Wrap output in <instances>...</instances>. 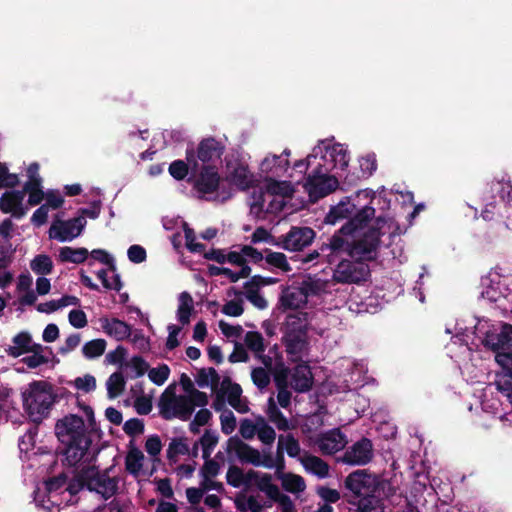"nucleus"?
<instances>
[{"label":"nucleus","mask_w":512,"mask_h":512,"mask_svg":"<svg viewBox=\"0 0 512 512\" xmlns=\"http://www.w3.org/2000/svg\"><path fill=\"white\" fill-rule=\"evenodd\" d=\"M56 435L64 445L65 459L71 466L88 463L94 458L83 418H60L55 426Z\"/></svg>","instance_id":"1"},{"label":"nucleus","mask_w":512,"mask_h":512,"mask_svg":"<svg viewBox=\"0 0 512 512\" xmlns=\"http://www.w3.org/2000/svg\"><path fill=\"white\" fill-rule=\"evenodd\" d=\"M375 216V209L372 206L365 205L347 221L339 230H337L329 239L328 243H323L320 252L327 254L328 262L334 261L333 256L346 254L349 256L351 240L354 234L365 227L367 223Z\"/></svg>","instance_id":"2"},{"label":"nucleus","mask_w":512,"mask_h":512,"mask_svg":"<svg viewBox=\"0 0 512 512\" xmlns=\"http://www.w3.org/2000/svg\"><path fill=\"white\" fill-rule=\"evenodd\" d=\"M84 488L107 500L115 495L118 483L116 478L108 476L107 473L99 472L94 465H88L77 471L74 480L66 490L70 495H74Z\"/></svg>","instance_id":"3"},{"label":"nucleus","mask_w":512,"mask_h":512,"mask_svg":"<svg viewBox=\"0 0 512 512\" xmlns=\"http://www.w3.org/2000/svg\"><path fill=\"white\" fill-rule=\"evenodd\" d=\"M56 397L52 385L46 381H32L29 388L22 393L23 406L28 416L49 414Z\"/></svg>","instance_id":"4"},{"label":"nucleus","mask_w":512,"mask_h":512,"mask_svg":"<svg viewBox=\"0 0 512 512\" xmlns=\"http://www.w3.org/2000/svg\"><path fill=\"white\" fill-rule=\"evenodd\" d=\"M380 227L372 226L368 228L360 237L351 240L349 257L353 260L373 261L377 258L378 249L381 243Z\"/></svg>","instance_id":"5"},{"label":"nucleus","mask_w":512,"mask_h":512,"mask_svg":"<svg viewBox=\"0 0 512 512\" xmlns=\"http://www.w3.org/2000/svg\"><path fill=\"white\" fill-rule=\"evenodd\" d=\"M370 277L369 265L360 260H341L333 271L332 280L340 284H360Z\"/></svg>","instance_id":"6"},{"label":"nucleus","mask_w":512,"mask_h":512,"mask_svg":"<svg viewBox=\"0 0 512 512\" xmlns=\"http://www.w3.org/2000/svg\"><path fill=\"white\" fill-rule=\"evenodd\" d=\"M221 177L215 165H200L197 172L190 175L188 182L200 194V198L218 191Z\"/></svg>","instance_id":"7"},{"label":"nucleus","mask_w":512,"mask_h":512,"mask_svg":"<svg viewBox=\"0 0 512 512\" xmlns=\"http://www.w3.org/2000/svg\"><path fill=\"white\" fill-rule=\"evenodd\" d=\"M344 485L355 498H359L370 493H378L381 481L377 475L363 469L350 473L345 478Z\"/></svg>","instance_id":"8"},{"label":"nucleus","mask_w":512,"mask_h":512,"mask_svg":"<svg viewBox=\"0 0 512 512\" xmlns=\"http://www.w3.org/2000/svg\"><path fill=\"white\" fill-rule=\"evenodd\" d=\"M339 185L338 179L321 172V165L309 174L304 184L305 190L313 201H317L334 192Z\"/></svg>","instance_id":"9"},{"label":"nucleus","mask_w":512,"mask_h":512,"mask_svg":"<svg viewBox=\"0 0 512 512\" xmlns=\"http://www.w3.org/2000/svg\"><path fill=\"white\" fill-rule=\"evenodd\" d=\"M511 193L512 185L510 181L493 180L484 196L485 208L482 210V217L485 220H492L498 204L496 197L499 198L500 202L509 203L512 200Z\"/></svg>","instance_id":"10"},{"label":"nucleus","mask_w":512,"mask_h":512,"mask_svg":"<svg viewBox=\"0 0 512 512\" xmlns=\"http://www.w3.org/2000/svg\"><path fill=\"white\" fill-rule=\"evenodd\" d=\"M160 416H186L191 408L190 400L185 395H176V385L170 384L159 398Z\"/></svg>","instance_id":"11"},{"label":"nucleus","mask_w":512,"mask_h":512,"mask_svg":"<svg viewBox=\"0 0 512 512\" xmlns=\"http://www.w3.org/2000/svg\"><path fill=\"white\" fill-rule=\"evenodd\" d=\"M315 235L310 227L292 226L285 235L277 239L275 245L288 251H301L313 242Z\"/></svg>","instance_id":"12"},{"label":"nucleus","mask_w":512,"mask_h":512,"mask_svg":"<svg viewBox=\"0 0 512 512\" xmlns=\"http://www.w3.org/2000/svg\"><path fill=\"white\" fill-rule=\"evenodd\" d=\"M87 224L83 216H77L69 220L56 219L50 229L49 237L60 242H67L80 236Z\"/></svg>","instance_id":"13"},{"label":"nucleus","mask_w":512,"mask_h":512,"mask_svg":"<svg viewBox=\"0 0 512 512\" xmlns=\"http://www.w3.org/2000/svg\"><path fill=\"white\" fill-rule=\"evenodd\" d=\"M227 180L240 191H246L256 186L253 173L246 163L239 159L226 161Z\"/></svg>","instance_id":"14"},{"label":"nucleus","mask_w":512,"mask_h":512,"mask_svg":"<svg viewBox=\"0 0 512 512\" xmlns=\"http://www.w3.org/2000/svg\"><path fill=\"white\" fill-rule=\"evenodd\" d=\"M372 458L373 445L369 439L362 438L344 452L339 458V462L353 466H362L369 463Z\"/></svg>","instance_id":"15"},{"label":"nucleus","mask_w":512,"mask_h":512,"mask_svg":"<svg viewBox=\"0 0 512 512\" xmlns=\"http://www.w3.org/2000/svg\"><path fill=\"white\" fill-rule=\"evenodd\" d=\"M249 486H255L263 492L271 504L277 503L286 494L282 493L280 488L273 483L272 475L255 470L248 471Z\"/></svg>","instance_id":"16"},{"label":"nucleus","mask_w":512,"mask_h":512,"mask_svg":"<svg viewBox=\"0 0 512 512\" xmlns=\"http://www.w3.org/2000/svg\"><path fill=\"white\" fill-rule=\"evenodd\" d=\"M225 151V146L213 137L202 139L195 151L197 161L202 165H212L211 163L221 159Z\"/></svg>","instance_id":"17"},{"label":"nucleus","mask_w":512,"mask_h":512,"mask_svg":"<svg viewBox=\"0 0 512 512\" xmlns=\"http://www.w3.org/2000/svg\"><path fill=\"white\" fill-rule=\"evenodd\" d=\"M23 199L24 191H6L0 197V210L5 214L11 213L16 219H21L26 214Z\"/></svg>","instance_id":"18"},{"label":"nucleus","mask_w":512,"mask_h":512,"mask_svg":"<svg viewBox=\"0 0 512 512\" xmlns=\"http://www.w3.org/2000/svg\"><path fill=\"white\" fill-rule=\"evenodd\" d=\"M198 170V161L195 156L194 148L186 149V161L184 160H175L173 161L168 168L170 175L180 181L184 180L189 172L190 175L197 172Z\"/></svg>","instance_id":"19"},{"label":"nucleus","mask_w":512,"mask_h":512,"mask_svg":"<svg viewBox=\"0 0 512 512\" xmlns=\"http://www.w3.org/2000/svg\"><path fill=\"white\" fill-rule=\"evenodd\" d=\"M283 342L286 347V352L293 356V360L296 361L300 359L302 353L308 347L305 329L299 328L298 330L293 329L288 331L283 337Z\"/></svg>","instance_id":"20"},{"label":"nucleus","mask_w":512,"mask_h":512,"mask_svg":"<svg viewBox=\"0 0 512 512\" xmlns=\"http://www.w3.org/2000/svg\"><path fill=\"white\" fill-rule=\"evenodd\" d=\"M316 444L324 454H333L345 447L347 440L339 429H332L321 434L316 439Z\"/></svg>","instance_id":"21"},{"label":"nucleus","mask_w":512,"mask_h":512,"mask_svg":"<svg viewBox=\"0 0 512 512\" xmlns=\"http://www.w3.org/2000/svg\"><path fill=\"white\" fill-rule=\"evenodd\" d=\"M221 386L225 388V397L227 403L234 408L238 413L244 414L249 410L246 400L242 399V388L238 383L232 382L229 377H225Z\"/></svg>","instance_id":"22"},{"label":"nucleus","mask_w":512,"mask_h":512,"mask_svg":"<svg viewBox=\"0 0 512 512\" xmlns=\"http://www.w3.org/2000/svg\"><path fill=\"white\" fill-rule=\"evenodd\" d=\"M99 322L104 333L117 341L125 340L131 335V325L118 318L101 317Z\"/></svg>","instance_id":"23"},{"label":"nucleus","mask_w":512,"mask_h":512,"mask_svg":"<svg viewBox=\"0 0 512 512\" xmlns=\"http://www.w3.org/2000/svg\"><path fill=\"white\" fill-rule=\"evenodd\" d=\"M485 346L494 352L512 350V325L504 324L499 333L487 334Z\"/></svg>","instance_id":"24"},{"label":"nucleus","mask_w":512,"mask_h":512,"mask_svg":"<svg viewBox=\"0 0 512 512\" xmlns=\"http://www.w3.org/2000/svg\"><path fill=\"white\" fill-rule=\"evenodd\" d=\"M359 210L360 209H357L356 205L352 203L349 198H346L330 208L324 222L334 225L343 219H348L349 221Z\"/></svg>","instance_id":"25"},{"label":"nucleus","mask_w":512,"mask_h":512,"mask_svg":"<svg viewBox=\"0 0 512 512\" xmlns=\"http://www.w3.org/2000/svg\"><path fill=\"white\" fill-rule=\"evenodd\" d=\"M313 384V375L309 365L306 363L298 364L291 373V387L297 392H307Z\"/></svg>","instance_id":"26"},{"label":"nucleus","mask_w":512,"mask_h":512,"mask_svg":"<svg viewBox=\"0 0 512 512\" xmlns=\"http://www.w3.org/2000/svg\"><path fill=\"white\" fill-rule=\"evenodd\" d=\"M299 460L308 473L318 478H326L329 476V465L321 458L305 454L301 456Z\"/></svg>","instance_id":"27"},{"label":"nucleus","mask_w":512,"mask_h":512,"mask_svg":"<svg viewBox=\"0 0 512 512\" xmlns=\"http://www.w3.org/2000/svg\"><path fill=\"white\" fill-rule=\"evenodd\" d=\"M219 470L220 466L215 460L209 459L205 461L200 471L202 477L201 486L204 489L219 490L222 488L221 483L213 480V478L218 475Z\"/></svg>","instance_id":"28"},{"label":"nucleus","mask_w":512,"mask_h":512,"mask_svg":"<svg viewBox=\"0 0 512 512\" xmlns=\"http://www.w3.org/2000/svg\"><path fill=\"white\" fill-rule=\"evenodd\" d=\"M284 490L292 494L302 493L306 489V483L303 477L293 473L282 472L280 469L276 472Z\"/></svg>","instance_id":"29"},{"label":"nucleus","mask_w":512,"mask_h":512,"mask_svg":"<svg viewBox=\"0 0 512 512\" xmlns=\"http://www.w3.org/2000/svg\"><path fill=\"white\" fill-rule=\"evenodd\" d=\"M144 463L143 452L131 442L125 458L126 470L134 476H139L143 471Z\"/></svg>","instance_id":"30"},{"label":"nucleus","mask_w":512,"mask_h":512,"mask_svg":"<svg viewBox=\"0 0 512 512\" xmlns=\"http://www.w3.org/2000/svg\"><path fill=\"white\" fill-rule=\"evenodd\" d=\"M236 507L241 512H262L264 508L271 507L268 501H262L259 496H241L235 500Z\"/></svg>","instance_id":"31"},{"label":"nucleus","mask_w":512,"mask_h":512,"mask_svg":"<svg viewBox=\"0 0 512 512\" xmlns=\"http://www.w3.org/2000/svg\"><path fill=\"white\" fill-rule=\"evenodd\" d=\"M279 303L284 310H295L304 306L307 300L300 289L295 291L285 289L279 298Z\"/></svg>","instance_id":"32"},{"label":"nucleus","mask_w":512,"mask_h":512,"mask_svg":"<svg viewBox=\"0 0 512 512\" xmlns=\"http://www.w3.org/2000/svg\"><path fill=\"white\" fill-rule=\"evenodd\" d=\"M89 252L84 247L73 248L69 246L61 247L59 250V261L63 263L81 264L87 260Z\"/></svg>","instance_id":"33"},{"label":"nucleus","mask_w":512,"mask_h":512,"mask_svg":"<svg viewBox=\"0 0 512 512\" xmlns=\"http://www.w3.org/2000/svg\"><path fill=\"white\" fill-rule=\"evenodd\" d=\"M179 305L177 309V318L182 325L190 323V317L194 311V302L191 294L187 291L180 293Z\"/></svg>","instance_id":"34"},{"label":"nucleus","mask_w":512,"mask_h":512,"mask_svg":"<svg viewBox=\"0 0 512 512\" xmlns=\"http://www.w3.org/2000/svg\"><path fill=\"white\" fill-rule=\"evenodd\" d=\"M12 342L14 343V346H9L6 349V352L9 356L17 358L27 353L29 344L32 342V337L28 332L23 331L16 334L13 337Z\"/></svg>","instance_id":"35"},{"label":"nucleus","mask_w":512,"mask_h":512,"mask_svg":"<svg viewBox=\"0 0 512 512\" xmlns=\"http://www.w3.org/2000/svg\"><path fill=\"white\" fill-rule=\"evenodd\" d=\"M353 504L357 507V512H384L377 493L361 496Z\"/></svg>","instance_id":"36"},{"label":"nucleus","mask_w":512,"mask_h":512,"mask_svg":"<svg viewBox=\"0 0 512 512\" xmlns=\"http://www.w3.org/2000/svg\"><path fill=\"white\" fill-rule=\"evenodd\" d=\"M242 458L255 466H262L269 469L274 467V460L270 456L262 455L255 449H245Z\"/></svg>","instance_id":"37"},{"label":"nucleus","mask_w":512,"mask_h":512,"mask_svg":"<svg viewBox=\"0 0 512 512\" xmlns=\"http://www.w3.org/2000/svg\"><path fill=\"white\" fill-rule=\"evenodd\" d=\"M263 252L266 254L265 261L269 265L276 267L282 270L283 272H290L292 270L284 253L274 252L268 248H266Z\"/></svg>","instance_id":"38"},{"label":"nucleus","mask_w":512,"mask_h":512,"mask_svg":"<svg viewBox=\"0 0 512 512\" xmlns=\"http://www.w3.org/2000/svg\"><path fill=\"white\" fill-rule=\"evenodd\" d=\"M32 271L38 275H48L53 270V262L46 254H39L30 262Z\"/></svg>","instance_id":"39"},{"label":"nucleus","mask_w":512,"mask_h":512,"mask_svg":"<svg viewBox=\"0 0 512 512\" xmlns=\"http://www.w3.org/2000/svg\"><path fill=\"white\" fill-rule=\"evenodd\" d=\"M105 349L106 341L104 339H94L84 344L82 353L87 359H93L103 355Z\"/></svg>","instance_id":"40"},{"label":"nucleus","mask_w":512,"mask_h":512,"mask_svg":"<svg viewBox=\"0 0 512 512\" xmlns=\"http://www.w3.org/2000/svg\"><path fill=\"white\" fill-rule=\"evenodd\" d=\"M189 453V445L185 439H173L167 449V457L170 461L176 462L178 456Z\"/></svg>","instance_id":"41"},{"label":"nucleus","mask_w":512,"mask_h":512,"mask_svg":"<svg viewBox=\"0 0 512 512\" xmlns=\"http://www.w3.org/2000/svg\"><path fill=\"white\" fill-rule=\"evenodd\" d=\"M125 388V379L120 372L110 375L107 381V392L110 398L119 396Z\"/></svg>","instance_id":"42"},{"label":"nucleus","mask_w":512,"mask_h":512,"mask_svg":"<svg viewBox=\"0 0 512 512\" xmlns=\"http://www.w3.org/2000/svg\"><path fill=\"white\" fill-rule=\"evenodd\" d=\"M330 157L334 162L333 167L344 171L348 167L349 156L341 144H336L330 151Z\"/></svg>","instance_id":"43"},{"label":"nucleus","mask_w":512,"mask_h":512,"mask_svg":"<svg viewBox=\"0 0 512 512\" xmlns=\"http://www.w3.org/2000/svg\"><path fill=\"white\" fill-rule=\"evenodd\" d=\"M226 478L227 482L233 487L238 488L243 485L249 486L248 471L243 472L239 467H230L227 472Z\"/></svg>","instance_id":"44"},{"label":"nucleus","mask_w":512,"mask_h":512,"mask_svg":"<svg viewBox=\"0 0 512 512\" xmlns=\"http://www.w3.org/2000/svg\"><path fill=\"white\" fill-rule=\"evenodd\" d=\"M244 342L247 348L255 353H262L265 351L263 336L257 331L247 332L244 338Z\"/></svg>","instance_id":"45"},{"label":"nucleus","mask_w":512,"mask_h":512,"mask_svg":"<svg viewBox=\"0 0 512 512\" xmlns=\"http://www.w3.org/2000/svg\"><path fill=\"white\" fill-rule=\"evenodd\" d=\"M225 388L224 386H220V388L216 391L215 398L212 402V408L217 413H221V416H234L233 412L229 410L226 406L227 400L225 397Z\"/></svg>","instance_id":"46"},{"label":"nucleus","mask_w":512,"mask_h":512,"mask_svg":"<svg viewBox=\"0 0 512 512\" xmlns=\"http://www.w3.org/2000/svg\"><path fill=\"white\" fill-rule=\"evenodd\" d=\"M362 178H369L377 169V160L374 153H369L359 159Z\"/></svg>","instance_id":"47"},{"label":"nucleus","mask_w":512,"mask_h":512,"mask_svg":"<svg viewBox=\"0 0 512 512\" xmlns=\"http://www.w3.org/2000/svg\"><path fill=\"white\" fill-rule=\"evenodd\" d=\"M278 449L286 451L290 457L299 456L301 450L298 441L291 436H280Z\"/></svg>","instance_id":"48"},{"label":"nucleus","mask_w":512,"mask_h":512,"mask_svg":"<svg viewBox=\"0 0 512 512\" xmlns=\"http://www.w3.org/2000/svg\"><path fill=\"white\" fill-rule=\"evenodd\" d=\"M170 375V368L167 364H160L157 368H151L148 371L149 379L156 385H163Z\"/></svg>","instance_id":"49"},{"label":"nucleus","mask_w":512,"mask_h":512,"mask_svg":"<svg viewBox=\"0 0 512 512\" xmlns=\"http://www.w3.org/2000/svg\"><path fill=\"white\" fill-rule=\"evenodd\" d=\"M190 400L191 408L185 411L186 416H192L195 407H205L208 404V396L205 392L195 390L190 395H185Z\"/></svg>","instance_id":"50"},{"label":"nucleus","mask_w":512,"mask_h":512,"mask_svg":"<svg viewBox=\"0 0 512 512\" xmlns=\"http://www.w3.org/2000/svg\"><path fill=\"white\" fill-rule=\"evenodd\" d=\"M274 382L277 387L288 386L289 369L283 362H277L272 369Z\"/></svg>","instance_id":"51"},{"label":"nucleus","mask_w":512,"mask_h":512,"mask_svg":"<svg viewBox=\"0 0 512 512\" xmlns=\"http://www.w3.org/2000/svg\"><path fill=\"white\" fill-rule=\"evenodd\" d=\"M145 450L152 462L158 461V456L162 450V443L158 436H149L145 442Z\"/></svg>","instance_id":"52"},{"label":"nucleus","mask_w":512,"mask_h":512,"mask_svg":"<svg viewBox=\"0 0 512 512\" xmlns=\"http://www.w3.org/2000/svg\"><path fill=\"white\" fill-rule=\"evenodd\" d=\"M251 378L253 383L259 388L264 389L270 383V375L265 368L257 367L251 372Z\"/></svg>","instance_id":"53"},{"label":"nucleus","mask_w":512,"mask_h":512,"mask_svg":"<svg viewBox=\"0 0 512 512\" xmlns=\"http://www.w3.org/2000/svg\"><path fill=\"white\" fill-rule=\"evenodd\" d=\"M245 289V296L256 308L265 309L268 306L267 300L260 294L256 288L248 287Z\"/></svg>","instance_id":"54"},{"label":"nucleus","mask_w":512,"mask_h":512,"mask_svg":"<svg viewBox=\"0 0 512 512\" xmlns=\"http://www.w3.org/2000/svg\"><path fill=\"white\" fill-rule=\"evenodd\" d=\"M251 242L254 244L260 242H267L275 245L277 240L271 233L263 226H259L255 229V231L251 235Z\"/></svg>","instance_id":"55"},{"label":"nucleus","mask_w":512,"mask_h":512,"mask_svg":"<svg viewBox=\"0 0 512 512\" xmlns=\"http://www.w3.org/2000/svg\"><path fill=\"white\" fill-rule=\"evenodd\" d=\"M278 282L277 278L254 275L244 283V288L252 287L260 290L263 286L273 285Z\"/></svg>","instance_id":"56"},{"label":"nucleus","mask_w":512,"mask_h":512,"mask_svg":"<svg viewBox=\"0 0 512 512\" xmlns=\"http://www.w3.org/2000/svg\"><path fill=\"white\" fill-rule=\"evenodd\" d=\"M243 312V301L241 299L230 300L222 307V313L231 317H239L243 314Z\"/></svg>","instance_id":"57"},{"label":"nucleus","mask_w":512,"mask_h":512,"mask_svg":"<svg viewBox=\"0 0 512 512\" xmlns=\"http://www.w3.org/2000/svg\"><path fill=\"white\" fill-rule=\"evenodd\" d=\"M91 257L94 260H97L100 263L107 265L109 271H111V272L117 271L114 259L105 250L94 249L91 252Z\"/></svg>","instance_id":"58"},{"label":"nucleus","mask_w":512,"mask_h":512,"mask_svg":"<svg viewBox=\"0 0 512 512\" xmlns=\"http://www.w3.org/2000/svg\"><path fill=\"white\" fill-rule=\"evenodd\" d=\"M134 408L139 415L149 414L152 410V398L146 395L137 397L134 401Z\"/></svg>","instance_id":"59"},{"label":"nucleus","mask_w":512,"mask_h":512,"mask_svg":"<svg viewBox=\"0 0 512 512\" xmlns=\"http://www.w3.org/2000/svg\"><path fill=\"white\" fill-rule=\"evenodd\" d=\"M317 494L324 501V503H336L340 500L341 496L338 490L321 486L317 489Z\"/></svg>","instance_id":"60"},{"label":"nucleus","mask_w":512,"mask_h":512,"mask_svg":"<svg viewBox=\"0 0 512 512\" xmlns=\"http://www.w3.org/2000/svg\"><path fill=\"white\" fill-rule=\"evenodd\" d=\"M69 323L75 328H84L88 321L87 316L83 310L74 309L69 312L68 315Z\"/></svg>","instance_id":"61"},{"label":"nucleus","mask_w":512,"mask_h":512,"mask_svg":"<svg viewBox=\"0 0 512 512\" xmlns=\"http://www.w3.org/2000/svg\"><path fill=\"white\" fill-rule=\"evenodd\" d=\"M74 384L78 390L90 392L96 388V379L94 376L87 374L84 377H77Z\"/></svg>","instance_id":"62"},{"label":"nucleus","mask_w":512,"mask_h":512,"mask_svg":"<svg viewBox=\"0 0 512 512\" xmlns=\"http://www.w3.org/2000/svg\"><path fill=\"white\" fill-rule=\"evenodd\" d=\"M128 258L131 262L139 264L146 260V250L140 245H131L127 251Z\"/></svg>","instance_id":"63"},{"label":"nucleus","mask_w":512,"mask_h":512,"mask_svg":"<svg viewBox=\"0 0 512 512\" xmlns=\"http://www.w3.org/2000/svg\"><path fill=\"white\" fill-rule=\"evenodd\" d=\"M144 424L139 418H130L124 424V431L130 436H137L143 433Z\"/></svg>","instance_id":"64"}]
</instances>
